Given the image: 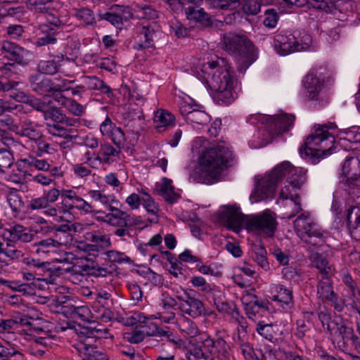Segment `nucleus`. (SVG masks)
<instances>
[{"label": "nucleus", "instance_id": "obj_35", "mask_svg": "<svg viewBox=\"0 0 360 360\" xmlns=\"http://www.w3.org/2000/svg\"><path fill=\"white\" fill-rule=\"evenodd\" d=\"M87 194L93 201L99 202L106 208L112 206L114 203H117L114 195L106 194L100 190L91 189L88 191Z\"/></svg>", "mask_w": 360, "mask_h": 360}, {"label": "nucleus", "instance_id": "obj_37", "mask_svg": "<svg viewBox=\"0 0 360 360\" xmlns=\"http://www.w3.org/2000/svg\"><path fill=\"white\" fill-rule=\"evenodd\" d=\"M120 151L115 149L110 143L102 144L100 147L98 155L105 165H110L116 161Z\"/></svg>", "mask_w": 360, "mask_h": 360}, {"label": "nucleus", "instance_id": "obj_31", "mask_svg": "<svg viewBox=\"0 0 360 360\" xmlns=\"http://www.w3.org/2000/svg\"><path fill=\"white\" fill-rule=\"evenodd\" d=\"M106 305V303L101 300L94 301L91 310L92 318L105 323L111 321L113 318V314Z\"/></svg>", "mask_w": 360, "mask_h": 360}, {"label": "nucleus", "instance_id": "obj_24", "mask_svg": "<svg viewBox=\"0 0 360 360\" xmlns=\"http://www.w3.org/2000/svg\"><path fill=\"white\" fill-rule=\"evenodd\" d=\"M2 236L4 240L13 243L18 241L28 243L32 241L34 238L32 233L27 231L26 228L20 224H15L8 229H5Z\"/></svg>", "mask_w": 360, "mask_h": 360}, {"label": "nucleus", "instance_id": "obj_47", "mask_svg": "<svg viewBox=\"0 0 360 360\" xmlns=\"http://www.w3.org/2000/svg\"><path fill=\"white\" fill-rule=\"evenodd\" d=\"M75 15L77 20L86 25L96 23L94 13L89 8H75Z\"/></svg>", "mask_w": 360, "mask_h": 360}, {"label": "nucleus", "instance_id": "obj_2", "mask_svg": "<svg viewBox=\"0 0 360 360\" xmlns=\"http://www.w3.org/2000/svg\"><path fill=\"white\" fill-rule=\"evenodd\" d=\"M30 210H42L44 214L52 218L53 223L70 222L73 218L71 211L77 210L84 214L93 213L91 203L79 196L72 189L52 188L43 195L32 198L27 205Z\"/></svg>", "mask_w": 360, "mask_h": 360}, {"label": "nucleus", "instance_id": "obj_9", "mask_svg": "<svg viewBox=\"0 0 360 360\" xmlns=\"http://www.w3.org/2000/svg\"><path fill=\"white\" fill-rule=\"evenodd\" d=\"M133 317L141 323L148 324L150 323V321L158 319L161 323L175 324L182 335L190 338L196 337L200 334V330L194 321L183 315L176 318L174 312H157L150 316L137 312L134 313Z\"/></svg>", "mask_w": 360, "mask_h": 360}, {"label": "nucleus", "instance_id": "obj_45", "mask_svg": "<svg viewBox=\"0 0 360 360\" xmlns=\"http://www.w3.org/2000/svg\"><path fill=\"white\" fill-rule=\"evenodd\" d=\"M252 260L264 271L270 269L269 264L266 259V251L262 246L256 247L251 255Z\"/></svg>", "mask_w": 360, "mask_h": 360}, {"label": "nucleus", "instance_id": "obj_25", "mask_svg": "<svg viewBox=\"0 0 360 360\" xmlns=\"http://www.w3.org/2000/svg\"><path fill=\"white\" fill-rule=\"evenodd\" d=\"M256 330L261 336L272 342H278L283 339V327L280 325L260 321L257 324Z\"/></svg>", "mask_w": 360, "mask_h": 360}, {"label": "nucleus", "instance_id": "obj_27", "mask_svg": "<svg viewBox=\"0 0 360 360\" xmlns=\"http://www.w3.org/2000/svg\"><path fill=\"white\" fill-rule=\"evenodd\" d=\"M155 191L170 203L176 202L180 198V195L175 191V188L172 185V181L166 177L162 178L159 182H156Z\"/></svg>", "mask_w": 360, "mask_h": 360}, {"label": "nucleus", "instance_id": "obj_52", "mask_svg": "<svg viewBox=\"0 0 360 360\" xmlns=\"http://www.w3.org/2000/svg\"><path fill=\"white\" fill-rule=\"evenodd\" d=\"M197 271L203 274L215 277H219L221 275V272L218 269L217 265L212 263L210 265H205L200 259L197 264H195Z\"/></svg>", "mask_w": 360, "mask_h": 360}, {"label": "nucleus", "instance_id": "obj_15", "mask_svg": "<svg viewBox=\"0 0 360 360\" xmlns=\"http://www.w3.org/2000/svg\"><path fill=\"white\" fill-rule=\"evenodd\" d=\"M219 217L224 224L235 232H238L245 228V215H243L240 208L236 205H224L219 210Z\"/></svg>", "mask_w": 360, "mask_h": 360}, {"label": "nucleus", "instance_id": "obj_18", "mask_svg": "<svg viewBox=\"0 0 360 360\" xmlns=\"http://www.w3.org/2000/svg\"><path fill=\"white\" fill-rule=\"evenodd\" d=\"M274 49L281 56H287L295 52V37L293 32H281L274 39Z\"/></svg>", "mask_w": 360, "mask_h": 360}, {"label": "nucleus", "instance_id": "obj_6", "mask_svg": "<svg viewBox=\"0 0 360 360\" xmlns=\"http://www.w3.org/2000/svg\"><path fill=\"white\" fill-rule=\"evenodd\" d=\"M329 72L325 67H314L311 69L303 79L305 99L323 105L330 97L327 85Z\"/></svg>", "mask_w": 360, "mask_h": 360}, {"label": "nucleus", "instance_id": "obj_19", "mask_svg": "<svg viewBox=\"0 0 360 360\" xmlns=\"http://www.w3.org/2000/svg\"><path fill=\"white\" fill-rule=\"evenodd\" d=\"M342 173L347 177L349 188H360V159L357 157H347Z\"/></svg>", "mask_w": 360, "mask_h": 360}, {"label": "nucleus", "instance_id": "obj_7", "mask_svg": "<svg viewBox=\"0 0 360 360\" xmlns=\"http://www.w3.org/2000/svg\"><path fill=\"white\" fill-rule=\"evenodd\" d=\"M294 167L290 162L284 161L277 165L269 174L258 179L255 188L250 196L252 203L271 197L278 182L285 176H290Z\"/></svg>", "mask_w": 360, "mask_h": 360}, {"label": "nucleus", "instance_id": "obj_42", "mask_svg": "<svg viewBox=\"0 0 360 360\" xmlns=\"http://www.w3.org/2000/svg\"><path fill=\"white\" fill-rule=\"evenodd\" d=\"M271 120L270 116L262 114H254L248 117L247 121L252 125H255L260 129L259 133H262L264 138L266 137L269 131V124Z\"/></svg>", "mask_w": 360, "mask_h": 360}, {"label": "nucleus", "instance_id": "obj_11", "mask_svg": "<svg viewBox=\"0 0 360 360\" xmlns=\"http://www.w3.org/2000/svg\"><path fill=\"white\" fill-rule=\"evenodd\" d=\"M276 226L275 214L270 210L257 214L247 215L245 219V229L265 236H273Z\"/></svg>", "mask_w": 360, "mask_h": 360}, {"label": "nucleus", "instance_id": "obj_20", "mask_svg": "<svg viewBox=\"0 0 360 360\" xmlns=\"http://www.w3.org/2000/svg\"><path fill=\"white\" fill-rule=\"evenodd\" d=\"M72 243V236L68 233H63V237H59V240L52 238H46L34 245L35 252L39 255H46L53 252L59 245L68 246Z\"/></svg>", "mask_w": 360, "mask_h": 360}, {"label": "nucleus", "instance_id": "obj_48", "mask_svg": "<svg viewBox=\"0 0 360 360\" xmlns=\"http://www.w3.org/2000/svg\"><path fill=\"white\" fill-rule=\"evenodd\" d=\"M236 343L238 345L240 349V352L243 354L245 360H259L253 347L250 343L241 339L239 335L238 340H236Z\"/></svg>", "mask_w": 360, "mask_h": 360}, {"label": "nucleus", "instance_id": "obj_57", "mask_svg": "<svg viewBox=\"0 0 360 360\" xmlns=\"http://www.w3.org/2000/svg\"><path fill=\"white\" fill-rule=\"evenodd\" d=\"M38 68L42 73L46 75H53L58 70V65L54 60H41Z\"/></svg>", "mask_w": 360, "mask_h": 360}, {"label": "nucleus", "instance_id": "obj_50", "mask_svg": "<svg viewBox=\"0 0 360 360\" xmlns=\"http://www.w3.org/2000/svg\"><path fill=\"white\" fill-rule=\"evenodd\" d=\"M84 83L89 89L100 90L103 93H108L110 89L103 80L96 76L86 77L84 79Z\"/></svg>", "mask_w": 360, "mask_h": 360}, {"label": "nucleus", "instance_id": "obj_14", "mask_svg": "<svg viewBox=\"0 0 360 360\" xmlns=\"http://www.w3.org/2000/svg\"><path fill=\"white\" fill-rule=\"evenodd\" d=\"M190 283L194 288H198L204 294H212L214 305L220 312H226L228 304L224 301V293L217 289L214 285L208 283L205 278L200 276H194L191 278Z\"/></svg>", "mask_w": 360, "mask_h": 360}, {"label": "nucleus", "instance_id": "obj_38", "mask_svg": "<svg viewBox=\"0 0 360 360\" xmlns=\"http://www.w3.org/2000/svg\"><path fill=\"white\" fill-rule=\"evenodd\" d=\"M174 116L167 110L158 109L154 115V123L155 127L159 129L167 128L172 126L174 122Z\"/></svg>", "mask_w": 360, "mask_h": 360}, {"label": "nucleus", "instance_id": "obj_26", "mask_svg": "<svg viewBox=\"0 0 360 360\" xmlns=\"http://www.w3.org/2000/svg\"><path fill=\"white\" fill-rule=\"evenodd\" d=\"M241 302L245 314L250 319L255 321L262 316L260 312L264 311V307L258 302L257 296L252 293H247L242 296Z\"/></svg>", "mask_w": 360, "mask_h": 360}, {"label": "nucleus", "instance_id": "obj_21", "mask_svg": "<svg viewBox=\"0 0 360 360\" xmlns=\"http://www.w3.org/2000/svg\"><path fill=\"white\" fill-rule=\"evenodd\" d=\"M269 292L270 298L273 301L278 302L284 309H289L293 303L292 292L285 286L273 283L270 285Z\"/></svg>", "mask_w": 360, "mask_h": 360}, {"label": "nucleus", "instance_id": "obj_59", "mask_svg": "<svg viewBox=\"0 0 360 360\" xmlns=\"http://www.w3.org/2000/svg\"><path fill=\"white\" fill-rule=\"evenodd\" d=\"M71 171L74 175L80 179H86L91 174V170L84 163H75L72 165Z\"/></svg>", "mask_w": 360, "mask_h": 360}, {"label": "nucleus", "instance_id": "obj_54", "mask_svg": "<svg viewBox=\"0 0 360 360\" xmlns=\"http://www.w3.org/2000/svg\"><path fill=\"white\" fill-rule=\"evenodd\" d=\"M13 156L11 150L0 148V174H3L6 169L13 165Z\"/></svg>", "mask_w": 360, "mask_h": 360}, {"label": "nucleus", "instance_id": "obj_17", "mask_svg": "<svg viewBox=\"0 0 360 360\" xmlns=\"http://www.w3.org/2000/svg\"><path fill=\"white\" fill-rule=\"evenodd\" d=\"M1 49L6 58L22 65H27L32 57L30 51L9 41H4Z\"/></svg>", "mask_w": 360, "mask_h": 360}, {"label": "nucleus", "instance_id": "obj_3", "mask_svg": "<svg viewBox=\"0 0 360 360\" xmlns=\"http://www.w3.org/2000/svg\"><path fill=\"white\" fill-rule=\"evenodd\" d=\"M203 137H196L192 144L193 153H199L198 173L200 178L207 184L219 180L224 170L231 167L235 159L229 143L221 141L212 143Z\"/></svg>", "mask_w": 360, "mask_h": 360}, {"label": "nucleus", "instance_id": "obj_36", "mask_svg": "<svg viewBox=\"0 0 360 360\" xmlns=\"http://www.w3.org/2000/svg\"><path fill=\"white\" fill-rule=\"evenodd\" d=\"M185 121L193 128L200 129V126L207 125L210 122V117L205 110L198 108L188 117H186Z\"/></svg>", "mask_w": 360, "mask_h": 360}, {"label": "nucleus", "instance_id": "obj_22", "mask_svg": "<svg viewBox=\"0 0 360 360\" xmlns=\"http://www.w3.org/2000/svg\"><path fill=\"white\" fill-rule=\"evenodd\" d=\"M223 43L225 49L231 53L244 52L252 46V43L245 37L233 33L224 35Z\"/></svg>", "mask_w": 360, "mask_h": 360}, {"label": "nucleus", "instance_id": "obj_34", "mask_svg": "<svg viewBox=\"0 0 360 360\" xmlns=\"http://www.w3.org/2000/svg\"><path fill=\"white\" fill-rule=\"evenodd\" d=\"M178 106L179 112L185 120H186V117H188L190 114H192L198 108H202L200 105L197 104L195 101L188 96L179 97Z\"/></svg>", "mask_w": 360, "mask_h": 360}, {"label": "nucleus", "instance_id": "obj_32", "mask_svg": "<svg viewBox=\"0 0 360 360\" xmlns=\"http://www.w3.org/2000/svg\"><path fill=\"white\" fill-rule=\"evenodd\" d=\"M295 52L314 50L311 37L305 31L295 30Z\"/></svg>", "mask_w": 360, "mask_h": 360}, {"label": "nucleus", "instance_id": "obj_8", "mask_svg": "<svg viewBox=\"0 0 360 360\" xmlns=\"http://www.w3.org/2000/svg\"><path fill=\"white\" fill-rule=\"evenodd\" d=\"M319 319L323 327L329 332L333 342L336 343L339 347L354 343L356 340L351 323L341 316H335L331 318L327 311H322L319 313Z\"/></svg>", "mask_w": 360, "mask_h": 360}, {"label": "nucleus", "instance_id": "obj_61", "mask_svg": "<svg viewBox=\"0 0 360 360\" xmlns=\"http://www.w3.org/2000/svg\"><path fill=\"white\" fill-rule=\"evenodd\" d=\"M27 164L30 167H34L41 172H48L50 169L51 164L44 159H38L37 158H31L27 160Z\"/></svg>", "mask_w": 360, "mask_h": 360}, {"label": "nucleus", "instance_id": "obj_60", "mask_svg": "<svg viewBox=\"0 0 360 360\" xmlns=\"http://www.w3.org/2000/svg\"><path fill=\"white\" fill-rule=\"evenodd\" d=\"M108 259L115 263H130L131 259L125 253L116 250H109L106 252Z\"/></svg>", "mask_w": 360, "mask_h": 360}, {"label": "nucleus", "instance_id": "obj_64", "mask_svg": "<svg viewBox=\"0 0 360 360\" xmlns=\"http://www.w3.org/2000/svg\"><path fill=\"white\" fill-rule=\"evenodd\" d=\"M347 221L348 224L360 225V207L354 206L348 210Z\"/></svg>", "mask_w": 360, "mask_h": 360}, {"label": "nucleus", "instance_id": "obj_41", "mask_svg": "<svg viewBox=\"0 0 360 360\" xmlns=\"http://www.w3.org/2000/svg\"><path fill=\"white\" fill-rule=\"evenodd\" d=\"M46 122L51 120L53 123H66L67 125L74 126L75 124L69 120L62 111L56 108H49L44 114Z\"/></svg>", "mask_w": 360, "mask_h": 360}, {"label": "nucleus", "instance_id": "obj_1", "mask_svg": "<svg viewBox=\"0 0 360 360\" xmlns=\"http://www.w3.org/2000/svg\"><path fill=\"white\" fill-rule=\"evenodd\" d=\"M335 137L345 150H360V127L338 130L335 124L329 123L315 127L300 148V153L302 158L316 164L335 152Z\"/></svg>", "mask_w": 360, "mask_h": 360}, {"label": "nucleus", "instance_id": "obj_43", "mask_svg": "<svg viewBox=\"0 0 360 360\" xmlns=\"http://www.w3.org/2000/svg\"><path fill=\"white\" fill-rule=\"evenodd\" d=\"M112 213L105 214L104 222L114 226H119L122 224V221L126 217V212L113 206L108 208Z\"/></svg>", "mask_w": 360, "mask_h": 360}, {"label": "nucleus", "instance_id": "obj_55", "mask_svg": "<svg viewBox=\"0 0 360 360\" xmlns=\"http://www.w3.org/2000/svg\"><path fill=\"white\" fill-rule=\"evenodd\" d=\"M209 4L217 8H221L223 10L226 9H233L236 7V5H239V0H206Z\"/></svg>", "mask_w": 360, "mask_h": 360}, {"label": "nucleus", "instance_id": "obj_51", "mask_svg": "<svg viewBox=\"0 0 360 360\" xmlns=\"http://www.w3.org/2000/svg\"><path fill=\"white\" fill-rule=\"evenodd\" d=\"M176 304V300L167 292L162 293L159 298L158 305L162 309L161 312H174L172 309Z\"/></svg>", "mask_w": 360, "mask_h": 360}, {"label": "nucleus", "instance_id": "obj_12", "mask_svg": "<svg viewBox=\"0 0 360 360\" xmlns=\"http://www.w3.org/2000/svg\"><path fill=\"white\" fill-rule=\"evenodd\" d=\"M294 229L297 236L307 241V239L321 238L323 231L307 212L299 215L294 221Z\"/></svg>", "mask_w": 360, "mask_h": 360}, {"label": "nucleus", "instance_id": "obj_44", "mask_svg": "<svg viewBox=\"0 0 360 360\" xmlns=\"http://www.w3.org/2000/svg\"><path fill=\"white\" fill-rule=\"evenodd\" d=\"M292 352L285 350H276L270 345L264 347V351L262 353V360H285Z\"/></svg>", "mask_w": 360, "mask_h": 360}, {"label": "nucleus", "instance_id": "obj_49", "mask_svg": "<svg viewBox=\"0 0 360 360\" xmlns=\"http://www.w3.org/2000/svg\"><path fill=\"white\" fill-rule=\"evenodd\" d=\"M32 89L34 91L40 94H46L49 93H55V86L48 78H43L39 82H32Z\"/></svg>", "mask_w": 360, "mask_h": 360}, {"label": "nucleus", "instance_id": "obj_4", "mask_svg": "<svg viewBox=\"0 0 360 360\" xmlns=\"http://www.w3.org/2000/svg\"><path fill=\"white\" fill-rule=\"evenodd\" d=\"M20 311H12L11 318L3 319L0 313V333L15 329L19 325L26 326V333L32 337L29 350L34 356H41L57 345V338L49 335L43 322H32L22 319Z\"/></svg>", "mask_w": 360, "mask_h": 360}, {"label": "nucleus", "instance_id": "obj_39", "mask_svg": "<svg viewBox=\"0 0 360 360\" xmlns=\"http://www.w3.org/2000/svg\"><path fill=\"white\" fill-rule=\"evenodd\" d=\"M61 123L46 122L48 132L55 136L75 139L77 135L74 134L73 129H68L60 125Z\"/></svg>", "mask_w": 360, "mask_h": 360}, {"label": "nucleus", "instance_id": "obj_63", "mask_svg": "<svg viewBox=\"0 0 360 360\" xmlns=\"http://www.w3.org/2000/svg\"><path fill=\"white\" fill-rule=\"evenodd\" d=\"M18 134L22 136H26L31 140H34L37 143L41 139L42 136L39 130L34 129L33 127H21Z\"/></svg>", "mask_w": 360, "mask_h": 360}, {"label": "nucleus", "instance_id": "obj_23", "mask_svg": "<svg viewBox=\"0 0 360 360\" xmlns=\"http://www.w3.org/2000/svg\"><path fill=\"white\" fill-rule=\"evenodd\" d=\"M179 309L183 314H187L193 318H197L206 314L204 304L198 298L186 295L182 300Z\"/></svg>", "mask_w": 360, "mask_h": 360}, {"label": "nucleus", "instance_id": "obj_16", "mask_svg": "<svg viewBox=\"0 0 360 360\" xmlns=\"http://www.w3.org/2000/svg\"><path fill=\"white\" fill-rule=\"evenodd\" d=\"M72 338L77 341L73 345L79 354L84 355L83 360H107L105 353L91 345L92 338L75 333Z\"/></svg>", "mask_w": 360, "mask_h": 360}, {"label": "nucleus", "instance_id": "obj_53", "mask_svg": "<svg viewBox=\"0 0 360 360\" xmlns=\"http://www.w3.org/2000/svg\"><path fill=\"white\" fill-rule=\"evenodd\" d=\"M215 349L217 350V358L218 359L230 360V347L224 339L218 338L216 340Z\"/></svg>", "mask_w": 360, "mask_h": 360}, {"label": "nucleus", "instance_id": "obj_28", "mask_svg": "<svg viewBox=\"0 0 360 360\" xmlns=\"http://www.w3.org/2000/svg\"><path fill=\"white\" fill-rule=\"evenodd\" d=\"M317 296L322 302L335 303L337 295L333 287V282L328 276H322L317 284Z\"/></svg>", "mask_w": 360, "mask_h": 360}, {"label": "nucleus", "instance_id": "obj_58", "mask_svg": "<svg viewBox=\"0 0 360 360\" xmlns=\"http://www.w3.org/2000/svg\"><path fill=\"white\" fill-rule=\"evenodd\" d=\"M298 188H295L293 186H291L290 184L285 182V184L281 188V191L279 193L280 199L283 200H292L293 198L296 197H300L297 194Z\"/></svg>", "mask_w": 360, "mask_h": 360}, {"label": "nucleus", "instance_id": "obj_62", "mask_svg": "<svg viewBox=\"0 0 360 360\" xmlns=\"http://www.w3.org/2000/svg\"><path fill=\"white\" fill-rule=\"evenodd\" d=\"M260 4L255 0H245L242 6L243 12L248 15H256L260 11Z\"/></svg>", "mask_w": 360, "mask_h": 360}, {"label": "nucleus", "instance_id": "obj_29", "mask_svg": "<svg viewBox=\"0 0 360 360\" xmlns=\"http://www.w3.org/2000/svg\"><path fill=\"white\" fill-rule=\"evenodd\" d=\"M200 346L195 349V356L205 360H214L216 341L211 339L207 334H201Z\"/></svg>", "mask_w": 360, "mask_h": 360}, {"label": "nucleus", "instance_id": "obj_40", "mask_svg": "<svg viewBox=\"0 0 360 360\" xmlns=\"http://www.w3.org/2000/svg\"><path fill=\"white\" fill-rule=\"evenodd\" d=\"M307 170L302 167H294L291 174L288 177L286 181L295 188L300 189L307 181Z\"/></svg>", "mask_w": 360, "mask_h": 360}, {"label": "nucleus", "instance_id": "obj_13", "mask_svg": "<svg viewBox=\"0 0 360 360\" xmlns=\"http://www.w3.org/2000/svg\"><path fill=\"white\" fill-rule=\"evenodd\" d=\"M5 303L8 306L18 309L17 311L20 312V315L23 316L22 319L32 322H43L47 328V322L40 316L41 313L32 304L25 302L20 295L7 296L5 299Z\"/></svg>", "mask_w": 360, "mask_h": 360}, {"label": "nucleus", "instance_id": "obj_5", "mask_svg": "<svg viewBox=\"0 0 360 360\" xmlns=\"http://www.w3.org/2000/svg\"><path fill=\"white\" fill-rule=\"evenodd\" d=\"M204 77L215 91L214 98L222 105L231 104L237 97L236 79L229 64L224 58L207 62L202 69Z\"/></svg>", "mask_w": 360, "mask_h": 360}, {"label": "nucleus", "instance_id": "obj_30", "mask_svg": "<svg viewBox=\"0 0 360 360\" xmlns=\"http://www.w3.org/2000/svg\"><path fill=\"white\" fill-rule=\"evenodd\" d=\"M53 98L56 102L65 108L73 115L81 116L84 113V108L76 101L67 98L62 94H55Z\"/></svg>", "mask_w": 360, "mask_h": 360}, {"label": "nucleus", "instance_id": "obj_10", "mask_svg": "<svg viewBox=\"0 0 360 360\" xmlns=\"http://www.w3.org/2000/svg\"><path fill=\"white\" fill-rule=\"evenodd\" d=\"M268 134L261 141L250 140L249 145L252 148H259L271 143L273 139L280 134L288 131L294 124L295 117L292 114L281 113L270 116Z\"/></svg>", "mask_w": 360, "mask_h": 360}, {"label": "nucleus", "instance_id": "obj_33", "mask_svg": "<svg viewBox=\"0 0 360 360\" xmlns=\"http://www.w3.org/2000/svg\"><path fill=\"white\" fill-rule=\"evenodd\" d=\"M185 12L187 19L190 20H193L206 26L212 23L211 17L202 8L188 7Z\"/></svg>", "mask_w": 360, "mask_h": 360}, {"label": "nucleus", "instance_id": "obj_56", "mask_svg": "<svg viewBox=\"0 0 360 360\" xmlns=\"http://www.w3.org/2000/svg\"><path fill=\"white\" fill-rule=\"evenodd\" d=\"M154 34L153 28H151L150 26H143L140 32L141 39H142V37L143 36L144 41H142L141 44H139V49L143 48H148L152 46L153 42V35Z\"/></svg>", "mask_w": 360, "mask_h": 360}, {"label": "nucleus", "instance_id": "obj_46", "mask_svg": "<svg viewBox=\"0 0 360 360\" xmlns=\"http://www.w3.org/2000/svg\"><path fill=\"white\" fill-rule=\"evenodd\" d=\"M133 10L137 13V16L141 18L155 20L158 18V12L146 4H135Z\"/></svg>", "mask_w": 360, "mask_h": 360}]
</instances>
